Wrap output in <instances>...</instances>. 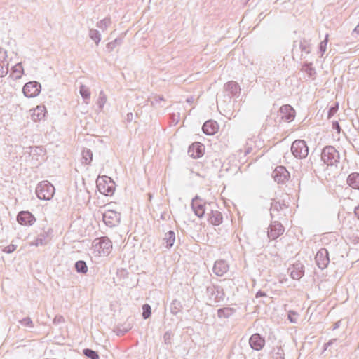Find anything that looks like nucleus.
I'll use <instances>...</instances> for the list:
<instances>
[{"mask_svg": "<svg viewBox=\"0 0 359 359\" xmlns=\"http://www.w3.org/2000/svg\"><path fill=\"white\" fill-rule=\"evenodd\" d=\"M161 219H164V217H163V215H161Z\"/></svg>", "mask_w": 359, "mask_h": 359, "instance_id": "obj_60", "label": "nucleus"}, {"mask_svg": "<svg viewBox=\"0 0 359 359\" xmlns=\"http://www.w3.org/2000/svg\"><path fill=\"white\" fill-rule=\"evenodd\" d=\"M75 269L76 272L79 273H86L88 271V266L86 262L83 260H79L75 263Z\"/></svg>", "mask_w": 359, "mask_h": 359, "instance_id": "obj_36", "label": "nucleus"}, {"mask_svg": "<svg viewBox=\"0 0 359 359\" xmlns=\"http://www.w3.org/2000/svg\"><path fill=\"white\" fill-rule=\"evenodd\" d=\"M250 347L255 351H260L265 345V339L259 334H253L249 339Z\"/></svg>", "mask_w": 359, "mask_h": 359, "instance_id": "obj_12", "label": "nucleus"}, {"mask_svg": "<svg viewBox=\"0 0 359 359\" xmlns=\"http://www.w3.org/2000/svg\"><path fill=\"white\" fill-rule=\"evenodd\" d=\"M338 108H339V106H338V104H335L334 106H332L331 107H330L329 110H328V114H327V116L328 118H331L332 116H334V114L338 110Z\"/></svg>", "mask_w": 359, "mask_h": 359, "instance_id": "obj_45", "label": "nucleus"}, {"mask_svg": "<svg viewBox=\"0 0 359 359\" xmlns=\"http://www.w3.org/2000/svg\"><path fill=\"white\" fill-rule=\"evenodd\" d=\"M24 74V69L21 63H17L11 68V76L15 80L20 79Z\"/></svg>", "mask_w": 359, "mask_h": 359, "instance_id": "obj_28", "label": "nucleus"}, {"mask_svg": "<svg viewBox=\"0 0 359 359\" xmlns=\"http://www.w3.org/2000/svg\"><path fill=\"white\" fill-rule=\"evenodd\" d=\"M285 229L282 224L278 221L271 223L268 228L267 236L271 240H275L283 233Z\"/></svg>", "mask_w": 359, "mask_h": 359, "instance_id": "obj_7", "label": "nucleus"}, {"mask_svg": "<svg viewBox=\"0 0 359 359\" xmlns=\"http://www.w3.org/2000/svg\"><path fill=\"white\" fill-rule=\"evenodd\" d=\"M304 275V266L300 262L294 264L290 272L291 278L294 280H299Z\"/></svg>", "mask_w": 359, "mask_h": 359, "instance_id": "obj_21", "label": "nucleus"}, {"mask_svg": "<svg viewBox=\"0 0 359 359\" xmlns=\"http://www.w3.org/2000/svg\"><path fill=\"white\" fill-rule=\"evenodd\" d=\"M218 130V124L216 121L208 120L202 126L203 132L208 135H215Z\"/></svg>", "mask_w": 359, "mask_h": 359, "instance_id": "obj_19", "label": "nucleus"}, {"mask_svg": "<svg viewBox=\"0 0 359 359\" xmlns=\"http://www.w3.org/2000/svg\"><path fill=\"white\" fill-rule=\"evenodd\" d=\"M206 292L210 297H213L215 300H219L224 296L223 289L219 286L211 285L208 286Z\"/></svg>", "mask_w": 359, "mask_h": 359, "instance_id": "obj_20", "label": "nucleus"}, {"mask_svg": "<svg viewBox=\"0 0 359 359\" xmlns=\"http://www.w3.org/2000/svg\"><path fill=\"white\" fill-rule=\"evenodd\" d=\"M212 270L217 276H222L229 271V265L224 260H217L215 262Z\"/></svg>", "mask_w": 359, "mask_h": 359, "instance_id": "obj_17", "label": "nucleus"}, {"mask_svg": "<svg viewBox=\"0 0 359 359\" xmlns=\"http://www.w3.org/2000/svg\"><path fill=\"white\" fill-rule=\"evenodd\" d=\"M297 313L294 311H290L288 312V320L293 323H297Z\"/></svg>", "mask_w": 359, "mask_h": 359, "instance_id": "obj_44", "label": "nucleus"}, {"mask_svg": "<svg viewBox=\"0 0 359 359\" xmlns=\"http://www.w3.org/2000/svg\"><path fill=\"white\" fill-rule=\"evenodd\" d=\"M97 187L99 191L105 196H111L115 191L114 181L107 176H103L101 179H97Z\"/></svg>", "mask_w": 359, "mask_h": 359, "instance_id": "obj_4", "label": "nucleus"}, {"mask_svg": "<svg viewBox=\"0 0 359 359\" xmlns=\"http://www.w3.org/2000/svg\"><path fill=\"white\" fill-rule=\"evenodd\" d=\"M41 90V83L34 81L26 83L23 86L22 92L27 97H35L40 93Z\"/></svg>", "mask_w": 359, "mask_h": 359, "instance_id": "obj_6", "label": "nucleus"}, {"mask_svg": "<svg viewBox=\"0 0 359 359\" xmlns=\"http://www.w3.org/2000/svg\"><path fill=\"white\" fill-rule=\"evenodd\" d=\"M182 308V306L181 302H180V301H179L177 299H174L171 302L170 306V312L173 315H177V313H179L181 311Z\"/></svg>", "mask_w": 359, "mask_h": 359, "instance_id": "obj_34", "label": "nucleus"}, {"mask_svg": "<svg viewBox=\"0 0 359 359\" xmlns=\"http://www.w3.org/2000/svg\"><path fill=\"white\" fill-rule=\"evenodd\" d=\"M83 353L85 356L90 358V359H99V355L97 352L90 349V348H85L83 350Z\"/></svg>", "mask_w": 359, "mask_h": 359, "instance_id": "obj_37", "label": "nucleus"}, {"mask_svg": "<svg viewBox=\"0 0 359 359\" xmlns=\"http://www.w3.org/2000/svg\"><path fill=\"white\" fill-rule=\"evenodd\" d=\"M340 325V321H337L336 322L334 325H333V330H336L337 329Z\"/></svg>", "mask_w": 359, "mask_h": 359, "instance_id": "obj_54", "label": "nucleus"}, {"mask_svg": "<svg viewBox=\"0 0 359 359\" xmlns=\"http://www.w3.org/2000/svg\"><path fill=\"white\" fill-rule=\"evenodd\" d=\"M188 103H192L194 101V98L192 97H189L186 100Z\"/></svg>", "mask_w": 359, "mask_h": 359, "instance_id": "obj_57", "label": "nucleus"}, {"mask_svg": "<svg viewBox=\"0 0 359 359\" xmlns=\"http://www.w3.org/2000/svg\"><path fill=\"white\" fill-rule=\"evenodd\" d=\"M19 323L22 326H24L25 327H28V328L34 327V323L29 317H26L22 320H20Z\"/></svg>", "mask_w": 359, "mask_h": 359, "instance_id": "obj_42", "label": "nucleus"}, {"mask_svg": "<svg viewBox=\"0 0 359 359\" xmlns=\"http://www.w3.org/2000/svg\"><path fill=\"white\" fill-rule=\"evenodd\" d=\"M46 108L44 106H37L31 114L32 119L36 122L45 116Z\"/></svg>", "mask_w": 359, "mask_h": 359, "instance_id": "obj_23", "label": "nucleus"}, {"mask_svg": "<svg viewBox=\"0 0 359 359\" xmlns=\"http://www.w3.org/2000/svg\"><path fill=\"white\" fill-rule=\"evenodd\" d=\"M104 224L110 227L116 226L120 221V214L116 211L109 210L102 215Z\"/></svg>", "mask_w": 359, "mask_h": 359, "instance_id": "obj_9", "label": "nucleus"}, {"mask_svg": "<svg viewBox=\"0 0 359 359\" xmlns=\"http://www.w3.org/2000/svg\"><path fill=\"white\" fill-rule=\"evenodd\" d=\"M355 214L358 217V218L359 219V206L355 208Z\"/></svg>", "mask_w": 359, "mask_h": 359, "instance_id": "obj_56", "label": "nucleus"}, {"mask_svg": "<svg viewBox=\"0 0 359 359\" xmlns=\"http://www.w3.org/2000/svg\"><path fill=\"white\" fill-rule=\"evenodd\" d=\"M347 184L353 189H359V173L350 174L347 178Z\"/></svg>", "mask_w": 359, "mask_h": 359, "instance_id": "obj_27", "label": "nucleus"}, {"mask_svg": "<svg viewBox=\"0 0 359 359\" xmlns=\"http://www.w3.org/2000/svg\"><path fill=\"white\" fill-rule=\"evenodd\" d=\"M171 332H166L163 335V339L165 344H171Z\"/></svg>", "mask_w": 359, "mask_h": 359, "instance_id": "obj_46", "label": "nucleus"}, {"mask_svg": "<svg viewBox=\"0 0 359 359\" xmlns=\"http://www.w3.org/2000/svg\"><path fill=\"white\" fill-rule=\"evenodd\" d=\"M287 206L286 205V204L283 202V203H280V201H272L271 202V217H273V212H279L280 210L285 209V208H287Z\"/></svg>", "mask_w": 359, "mask_h": 359, "instance_id": "obj_29", "label": "nucleus"}, {"mask_svg": "<svg viewBox=\"0 0 359 359\" xmlns=\"http://www.w3.org/2000/svg\"><path fill=\"white\" fill-rule=\"evenodd\" d=\"M291 152L295 158L303 159L309 154V147L304 140H296L291 145Z\"/></svg>", "mask_w": 359, "mask_h": 359, "instance_id": "obj_5", "label": "nucleus"}, {"mask_svg": "<svg viewBox=\"0 0 359 359\" xmlns=\"http://www.w3.org/2000/svg\"><path fill=\"white\" fill-rule=\"evenodd\" d=\"M163 244H165V248L167 249L171 248L175 241V234L173 231H169L166 232L164 235V238L163 239Z\"/></svg>", "mask_w": 359, "mask_h": 359, "instance_id": "obj_24", "label": "nucleus"}, {"mask_svg": "<svg viewBox=\"0 0 359 359\" xmlns=\"http://www.w3.org/2000/svg\"><path fill=\"white\" fill-rule=\"evenodd\" d=\"M234 309L229 307L221 308L217 310V316L219 318H228L233 315Z\"/></svg>", "mask_w": 359, "mask_h": 359, "instance_id": "obj_30", "label": "nucleus"}, {"mask_svg": "<svg viewBox=\"0 0 359 359\" xmlns=\"http://www.w3.org/2000/svg\"><path fill=\"white\" fill-rule=\"evenodd\" d=\"M17 220L21 225L32 226L35 222L36 219L29 211H21L17 216Z\"/></svg>", "mask_w": 359, "mask_h": 359, "instance_id": "obj_13", "label": "nucleus"}, {"mask_svg": "<svg viewBox=\"0 0 359 359\" xmlns=\"http://www.w3.org/2000/svg\"><path fill=\"white\" fill-rule=\"evenodd\" d=\"M121 39H116L114 40V43H121Z\"/></svg>", "mask_w": 359, "mask_h": 359, "instance_id": "obj_58", "label": "nucleus"}, {"mask_svg": "<svg viewBox=\"0 0 359 359\" xmlns=\"http://www.w3.org/2000/svg\"><path fill=\"white\" fill-rule=\"evenodd\" d=\"M107 45V46L111 45V42H109Z\"/></svg>", "mask_w": 359, "mask_h": 359, "instance_id": "obj_59", "label": "nucleus"}, {"mask_svg": "<svg viewBox=\"0 0 359 359\" xmlns=\"http://www.w3.org/2000/svg\"><path fill=\"white\" fill-rule=\"evenodd\" d=\"M215 205V204L214 203H206L198 196L192 199L191 203V207L194 214L199 218L203 217L205 212H208L211 206Z\"/></svg>", "mask_w": 359, "mask_h": 359, "instance_id": "obj_2", "label": "nucleus"}, {"mask_svg": "<svg viewBox=\"0 0 359 359\" xmlns=\"http://www.w3.org/2000/svg\"><path fill=\"white\" fill-rule=\"evenodd\" d=\"M6 57V51H3L2 48L0 47V60H1V63L0 62V77L5 76L8 72V63H6V67H4L5 63L4 60Z\"/></svg>", "mask_w": 359, "mask_h": 359, "instance_id": "obj_25", "label": "nucleus"}, {"mask_svg": "<svg viewBox=\"0 0 359 359\" xmlns=\"http://www.w3.org/2000/svg\"><path fill=\"white\" fill-rule=\"evenodd\" d=\"M224 89L228 93V95L230 97H238L241 90L238 83L234 81H230L226 83L224 86Z\"/></svg>", "mask_w": 359, "mask_h": 359, "instance_id": "obj_11", "label": "nucleus"}, {"mask_svg": "<svg viewBox=\"0 0 359 359\" xmlns=\"http://www.w3.org/2000/svg\"><path fill=\"white\" fill-rule=\"evenodd\" d=\"M151 315V308L149 304H144L142 306V318L144 319L149 318Z\"/></svg>", "mask_w": 359, "mask_h": 359, "instance_id": "obj_39", "label": "nucleus"}, {"mask_svg": "<svg viewBox=\"0 0 359 359\" xmlns=\"http://www.w3.org/2000/svg\"><path fill=\"white\" fill-rule=\"evenodd\" d=\"M266 294L261 290L258 291L256 294V298L266 297Z\"/></svg>", "mask_w": 359, "mask_h": 359, "instance_id": "obj_50", "label": "nucleus"}, {"mask_svg": "<svg viewBox=\"0 0 359 359\" xmlns=\"http://www.w3.org/2000/svg\"><path fill=\"white\" fill-rule=\"evenodd\" d=\"M336 339H330L328 342L325 343V345H324V349L323 351H325L327 350V348L331 346L334 341H336Z\"/></svg>", "mask_w": 359, "mask_h": 359, "instance_id": "obj_48", "label": "nucleus"}, {"mask_svg": "<svg viewBox=\"0 0 359 359\" xmlns=\"http://www.w3.org/2000/svg\"><path fill=\"white\" fill-rule=\"evenodd\" d=\"M127 331H128V330H121L120 329H118L117 330V335H123Z\"/></svg>", "mask_w": 359, "mask_h": 359, "instance_id": "obj_52", "label": "nucleus"}, {"mask_svg": "<svg viewBox=\"0 0 359 359\" xmlns=\"http://www.w3.org/2000/svg\"><path fill=\"white\" fill-rule=\"evenodd\" d=\"M327 46H319L318 53L320 55V57H323L325 52L326 51Z\"/></svg>", "mask_w": 359, "mask_h": 359, "instance_id": "obj_49", "label": "nucleus"}, {"mask_svg": "<svg viewBox=\"0 0 359 359\" xmlns=\"http://www.w3.org/2000/svg\"><path fill=\"white\" fill-rule=\"evenodd\" d=\"M88 36L90 39L96 44L98 43L101 41V34L100 32L95 29H90Z\"/></svg>", "mask_w": 359, "mask_h": 359, "instance_id": "obj_33", "label": "nucleus"}, {"mask_svg": "<svg viewBox=\"0 0 359 359\" xmlns=\"http://www.w3.org/2000/svg\"><path fill=\"white\" fill-rule=\"evenodd\" d=\"M281 119L290 122L294 118V109L289 104L283 105L279 110Z\"/></svg>", "mask_w": 359, "mask_h": 359, "instance_id": "obj_16", "label": "nucleus"}, {"mask_svg": "<svg viewBox=\"0 0 359 359\" xmlns=\"http://www.w3.org/2000/svg\"><path fill=\"white\" fill-rule=\"evenodd\" d=\"M55 193V187L48 181H43L38 184L36 188V194L41 200H50Z\"/></svg>", "mask_w": 359, "mask_h": 359, "instance_id": "obj_3", "label": "nucleus"}, {"mask_svg": "<svg viewBox=\"0 0 359 359\" xmlns=\"http://www.w3.org/2000/svg\"><path fill=\"white\" fill-rule=\"evenodd\" d=\"M328 43V34H326L325 35V37L324 39V40H323L320 43L319 45H323V46H325L327 45Z\"/></svg>", "mask_w": 359, "mask_h": 359, "instance_id": "obj_51", "label": "nucleus"}, {"mask_svg": "<svg viewBox=\"0 0 359 359\" xmlns=\"http://www.w3.org/2000/svg\"><path fill=\"white\" fill-rule=\"evenodd\" d=\"M273 359H285V353L281 347H277L274 349Z\"/></svg>", "mask_w": 359, "mask_h": 359, "instance_id": "obj_40", "label": "nucleus"}, {"mask_svg": "<svg viewBox=\"0 0 359 359\" xmlns=\"http://www.w3.org/2000/svg\"><path fill=\"white\" fill-rule=\"evenodd\" d=\"M111 20L109 17H106L104 19L97 22L96 26L102 32L106 31L111 25Z\"/></svg>", "mask_w": 359, "mask_h": 359, "instance_id": "obj_31", "label": "nucleus"}, {"mask_svg": "<svg viewBox=\"0 0 359 359\" xmlns=\"http://www.w3.org/2000/svg\"><path fill=\"white\" fill-rule=\"evenodd\" d=\"M205 146L200 142H194L188 149V154L193 158L201 157L204 154Z\"/></svg>", "mask_w": 359, "mask_h": 359, "instance_id": "obj_14", "label": "nucleus"}, {"mask_svg": "<svg viewBox=\"0 0 359 359\" xmlns=\"http://www.w3.org/2000/svg\"><path fill=\"white\" fill-rule=\"evenodd\" d=\"M133 114L132 113H128L127 114V120L128 121H131L133 120Z\"/></svg>", "mask_w": 359, "mask_h": 359, "instance_id": "obj_53", "label": "nucleus"}, {"mask_svg": "<svg viewBox=\"0 0 359 359\" xmlns=\"http://www.w3.org/2000/svg\"><path fill=\"white\" fill-rule=\"evenodd\" d=\"M16 248H17L16 245L10 244L9 245L4 248L2 249V251L5 253L10 254V253H12L13 252H14L16 250Z\"/></svg>", "mask_w": 359, "mask_h": 359, "instance_id": "obj_43", "label": "nucleus"}, {"mask_svg": "<svg viewBox=\"0 0 359 359\" xmlns=\"http://www.w3.org/2000/svg\"><path fill=\"white\" fill-rule=\"evenodd\" d=\"M100 249L104 255H109L112 250V242L111 240L106 237H101L98 243Z\"/></svg>", "mask_w": 359, "mask_h": 359, "instance_id": "obj_18", "label": "nucleus"}, {"mask_svg": "<svg viewBox=\"0 0 359 359\" xmlns=\"http://www.w3.org/2000/svg\"><path fill=\"white\" fill-rule=\"evenodd\" d=\"M93 160V153L89 149H84L82 151V163L90 165Z\"/></svg>", "mask_w": 359, "mask_h": 359, "instance_id": "obj_32", "label": "nucleus"}, {"mask_svg": "<svg viewBox=\"0 0 359 359\" xmlns=\"http://www.w3.org/2000/svg\"><path fill=\"white\" fill-rule=\"evenodd\" d=\"M272 177L278 184H284L290 179V173L283 166H278L273 170Z\"/></svg>", "mask_w": 359, "mask_h": 359, "instance_id": "obj_10", "label": "nucleus"}, {"mask_svg": "<svg viewBox=\"0 0 359 359\" xmlns=\"http://www.w3.org/2000/svg\"><path fill=\"white\" fill-rule=\"evenodd\" d=\"M79 93L81 95V97L84 100H89L90 97V92L88 87H86L85 85H81L79 88Z\"/></svg>", "mask_w": 359, "mask_h": 359, "instance_id": "obj_38", "label": "nucleus"}, {"mask_svg": "<svg viewBox=\"0 0 359 359\" xmlns=\"http://www.w3.org/2000/svg\"><path fill=\"white\" fill-rule=\"evenodd\" d=\"M302 71L305 72L307 75L308 79L314 80L316 76V71L312 67L311 63H305L302 65Z\"/></svg>", "mask_w": 359, "mask_h": 359, "instance_id": "obj_26", "label": "nucleus"}, {"mask_svg": "<svg viewBox=\"0 0 359 359\" xmlns=\"http://www.w3.org/2000/svg\"><path fill=\"white\" fill-rule=\"evenodd\" d=\"M300 48H302V50L305 51V52H309V46H300Z\"/></svg>", "mask_w": 359, "mask_h": 359, "instance_id": "obj_55", "label": "nucleus"}, {"mask_svg": "<svg viewBox=\"0 0 359 359\" xmlns=\"http://www.w3.org/2000/svg\"><path fill=\"white\" fill-rule=\"evenodd\" d=\"M339 152L333 146H325L321 152V160L328 166L337 165L339 162Z\"/></svg>", "mask_w": 359, "mask_h": 359, "instance_id": "obj_1", "label": "nucleus"}, {"mask_svg": "<svg viewBox=\"0 0 359 359\" xmlns=\"http://www.w3.org/2000/svg\"><path fill=\"white\" fill-rule=\"evenodd\" d=\"M213 207L214 206H211L208 212L207 213L208 216V220L211 224L214 226H219L222 223L223 217L219 211L213 210Z\"/></svg>", "mask_w": 359, "mask_h": 359, "instance_id": "obj_15", "label": "nucleus"}, {"mask_svg": "<svg viewBox=\"0 0 359 359\" xmlns=\"http://www.w3.org/2000/svg\"><path fill=\"white\" fill-rule=\"evenodd\" d=\"M316 262L318 268L320 269H324L327 267L330 263L329 253L326 248H320L316 257H315Z\"/></svg>", "mask_w": 359, "mask_h": 359, "instance_id": "obj_8", "label": "nucleus"}, {"mask_svg": "<svg viewBox=\"0 0 359 359\" xmlns=\"http://www.w3.org/2000/svg\"><path fill=\"white\" fill-rule=\"evenodd\" d=\"M332 128L335 130L338 133H340L341 127L337 121L332 122Z\"/></svg>", "mask_w": 359, "mask_h": 359, "instance_id": "obj_47", "label": "nucleus"}, {"mask_svg": "<svg viewBox=\"0 0 359 359\" xmlns=\"http://www.w3.org/2000/svg\"><path fill=\"white\" fill-rule=\"evenodd\" d=\"M50 241L48 231H43L42 233H40L36 239L32 243V245H34L36 246L38 245H44L47 244Z\"/></svg>", "mask_w": 359, "mask_h": 359, "instance_id": "obj_22", "label": "nucleus"}, {"mask_svg": "<svg viewBox=\"0 0 359 359\" xmlns=\"http://www.w3.org/2000/svg\"><path fill=\"white\" fill-rule=\"evenodd\" d=\"M165 99L162 95H154L150 98L151 104L154 107H163L164 105L162 104L165 102Z\"/></svg>", "mask_w": 359, "mask_h": 359, "instance_id": "obj_35", "label": "nucleus"}, {"mask_svg": "<svg viewBox=\"0 0 359 359\" xmlns=\"http://www.w3.org/2000/svg\"><path fill=\"white\" fill-rule=\"evenodd\" d=\"M107 102V96L105 95L104 93L102 90L100 92L99 97L97 100V105L98 107L102 109Z\"/></svg>", "mask_w": 359, "mask_h": 359, "instance_id": "obj_41", "label": "nucleus"}]
</instances>
